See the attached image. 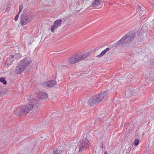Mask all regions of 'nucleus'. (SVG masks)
<instances>
[{"label":"nucleus","mask_w":154,"mask_h":154,"mask_svg":"<svg viewBox=\"0 0 154 154\" xmlns=\"http://www.w3.org/2000/svg\"><path fill=\"white\" fill-rule=\"evenodd\" d=\"M138 41L139 42H140L142 41L143 40V36L142 35H140L139 33H138Z\"/></svg>","instance_id":"20"},{"label":"nucleus","mask_w":154,"mask_h":154,"mask_svg":"<svg viewBox=\"0 0 154 154\" xmlns=\"http://www.w3.org/2000/svg\"><path fill=\"white\" fill-rule=\"evenodd\" d=\"M101 0H94L92 2V5L93 7H95L100 5L101 4Z\"/></svg>","instance_id":"11"},{"label":"nucleus","mask_w":154,"mask_h":154,"mask_svg":"<svg viewBox=\"0 0 154 154\" xmlns=\"http://www.w3.org/2000/svg\"><path fill=\"white\" fill-rule=\"evenodd\" d=\"M31 19L28 17H26L25 16L20 15V23L23 25H25L29 23Z\"/></svg>","instance_id":"8"},{"label":"nucleus","mask_w":154,"mask_h":154,"mask_svg":"<svg viewBox=\"0 0 154 154\" xmlns=\"http://www.w3.org/2000/svg\"><path fill=\"white\" fill-rule=\"evenodd\" d=\"M136 35L135 33L130 32L124 36L118 42L115 44L116 45L125 46L128 45L130 42L134 38Z\"/></svg>","instance_id":"3"},{"label":"nucleus","mask_w":154,"mask_h":154,"mask_svg":"<svg viewBox=\"0 0 154 154\" xmlns=\"http://www.w3.org/2000/svg\"><path fill=\"white\" fill-rule=\"evenodd\" d=\"M91 136L88 134H84L83 138L79 143V152L81 153L83 151L88 149L90 146L89 141L91 140Z\"/></svg>","instance_id":"2"},{"label":"nucleus","mask_w":154,"mask_h":154,"mask_svg":"<svg viewBox=\"0 0 154 154\" xmlns=\"http://www.w3.org/2000/svg\"><path fill=\"white\" fill-rule=\"evenodd\" d=\"M152 80L153 81H154V78H152Z\"/></svg>","instance_id":"31"},{"label":"nucleus","mask_w":154,"mask_h":154,"mask_svg":"<svg viewBox=\"0 0 154 154\" xmlns=\"http://www.w3.org/2000/svg\"><path fill=\"white\" fill-rule=\"evenodd\" d=\"M103 142H102L100 146V147L101 148V149H103Z\"/></svg>","instance_id":"27"},{"label":"nucleus","mask_w":154,"mask_h":154,"mask_svg":"<svg viewBox=\"0 0 154 154\" xmlns=\"http://www.w3.org/2000/svg\"><path fill=\"white\" fill-rule=\"evenodd\" d=\"M104 154H108L107 152L105 151L104 153Z\"/></svg>","instance_id":"28"},{"label":"nucleus","mask_w":154,"mask_h":154,"mask_svg":"<svg viewBox=\"0 0 154 154\" xmlns=\"http://www.w3.org/2000/svg\"><path fill=\"white\" fill-rule=\"evenodd\" d=\"M109 91L101 92L99 94H97L91 97L88 99V104L89 105L94 106L97 105L101 102L106 96Z\"/></svg>","instance_id":"1"},{"label":"nucleus","mask_w":154,"mask_h":154,"mask_svg":"<svg viewBox=\"0 0 154 154\" xmlns=\"http://www.w3.org/2000/svg\"><path fill=\"white\" fill-rule=\"evenodd\" d=\"M110 49L109 48H107L106 49L102 51V52L100 54L97 56V57H100L103 55H104L106 52L109 50Z\"/></svg>","instance_id":"13"},{"label":"nucleus","mask_w":154,"mask_h":154,"mask_svg":"<svg viewBox=\"0 0 154 154\" xmlns=\"http://www.w3.org/2000/svg\"><path fill=\"white\" fill-rule=\"evenodd\" d=\"M67 67V66L66 65L61 66H60V68L61 69L65 68Z\"/></svg>","instance_id":"25"},{"label":"nucleus","mask_w":154,"mask_h":154,"mask_svg":"<svg viewBox=\"0 0 154 154\" xmlns=\"http://www.w3.org/2000/svg\"><path fill=\"white\" fill-rule=\"evenodd\" d=\"M48 97V94L45 92H41L39 94L38 98L36 99H34L33 100V102H31L32 104H33V106H38L39 104V101L40 100H43L47 98Z\"/></svg>","instance_id":"7"},{"label":"nucleus","mask_w":154,"mask_h":154,"mask_svg":"<svg viewBox=\"0 0 154 154\" xmlns=\"http://www.w3.org/2000/svg\"><path fill=\"white\" fill-rule=\"evenodd\" d=\"M23 4H22L21 5H20L19 7V10L18 13H20V12L22 11V10H23Z\"/></svg>","instance_id":"21"},{"label":"nucleus","mask_w":154,"mask_h":154,"mask_svg":"<svg viewBox=\"0 0 154 154\" xmlns=\"http://www.w3.org/2000/svg\"><path fill=\"white\" fill-rule=\"evenodd\" d=\"M15 56V58H16L17 60H18L22 57L21 54L20 53H16Z\"/></svg>","instance_id":"19"},{"label":"nucleus","mask_w":154,"mask_h":154,"mask_svg":"<svg viewBox=\"0 0 154 154\" xmlns=\"http://www.w3.org/2000/svg\"><path fill=\"white\" fill-rule=\"evenodd\" d=\"M88 56V54L87 53L76 54L69 58L68 62L71 64H73L84 59Z\"/></svg>","instance_id":"6"},{"label":"nucleus","mask_w":154,"mask_h":154,"mask_svg":"<svg viewBox=\"0 0 154 154\" xmlns=\"http://www.w3.org/2000/svg\"><path fill=\"white\" fill-rule=\"evenodd\" d=\"M139 141L138 139H135L134 143V144L135 146H137L139 144Z\"/></svg>","instance_id":"22"},{"label":"nucleus","mask_w":154,"mask_h":154,"mask_svg":"<svg viewBox=\"0 0 154 154\" xmlns=\"http://www.w3.org/2000/svg\"><path fill=\"white\" fill-rule=\"evenodd\" d=\"M125 150H124V152H125Z\"/></svg>","instance_id":"32"},{"label":"nucleus","mask_w":154,"mask_h":154,"mask_svg":"<svg viewBox=\"0 0 154 154\" xmlns=\"http://www.w3.org/2000/svg\"><path fill=\"white\" fill-rule=\"evenodd\" d=\"M62 21L61 19L57 20L54 22V24H55L57 26L59 27L61 25Z\"/></svg>","instance_id":"14"},{"label":"nucleus","mask_w":154,"mask_h":154,"mask_svg":"<svg viewBox=\"0 0 154 154\" xmlns=\"http://www.w3.org/2000/svg\"><path fill=\"white\" fill-rule=\"evenodd\" d=\"M2 94L1 92L0 91V97L2 96Z\"/></svg>","instance_id":"29"},{"label":"nucleus","mask_w":154,"mask_h":154,"mask_svg":"<svg viewBox=\"0 0 154 154\" xmlns=\"http://www.w3.org/2000/svg\"><path fill=\"white\" fill-rule=\"evenodd\" d=\"M133 123V122L132 123L131 122V123L128 125V128H128V131L132 130L134 128Z\"/></svg>","instance_id":"16"},{"label":"nucleus","mask_w":154,"mask_h":154,"mask_svg":"<svg viewBox=\"0 0 154 154\" xmlns=\"http://www.w3.org/2000/svg\"><path fill=\"white\" fill-rule=\"evenodd\" d=\"M62 151L58 149H56L53 150L52 154H62Z\"/></svg>","instance_id":"15"},{"label":"nucleus","mask_w":154,"mask_h":154,"mask_svg":"<svg viewBox=\"0 0 154 154\" xmlns=\"http://www.w3.org/2000/svg\"><path fill=\"white\" fill-rule=\"evenodd\" d=\"M15 60V57L13 55H11L7 58L6 61L8 65H11L12 62Z\"/></svg>","instance_id":"10"},{"label":"nucleus","mask_w":154,"mask_h":154,"mask_svg":"<svg viewBox=\"0 0 154 154\" xmlns=\"http://www.w3.org/2000/svg\"><path fill=\"white\" fill-rule=\"evenodd\" d=\"M127 124V123H125L124 125H126Z\"/></svg>","instance_id":"30"},{"label":"nucleus","mask_w":154,"mask_h":154,"mask_svg":"<svg viewBox=\"0 0 154 154\" xmlns=\"http://www.w3.org/2000/svg\"><path fill=\"white\" fill-rule=\"evenodd\" d=\"M31 61L26 58L23 59L19 62L16 68L15 72L19 74L24 71L26 67L30 63Z\"/></svg>","instance_id":"5"},{"label":"nucleus","mask_w":154,"mask_h":154,"mask_svg":"<svg viewBox=\"0 0 154 154\" xmlns=\"http://www.w3.org/2000/svg\"><path fill=\"white\" fill-rule=\"evenodd\" d=\"M143 10H142V13L141 14V15L142 16H144V13H145V10H144V9H143Z\"/></svg>","instance_id":"24"},{"label":"nucleus","mask_w":154,"mask_h":154,"mask_svg":"<svg viewBox=\"0 0 154 154\" xmlns=\"http://www.w3.org/2000/svg\"><path fill=\"white\" fill-rule=\"evenodd\" d=\"M29 103L23 106L22 108L18 107L15 111V113L17 116L26 115L33 107V104H32L30 101Z\"/></svg>","instance_id":"4"},{"label":"nucleus","mask_w":154,"mask_h":154,"mask_svg":"<svg viewBox=\"0 0 154 154\" xmlns=\"http://www.w3.org/2000/svg\"><path fill=\"white\" fill-rule=\"evenodd\" d=\"M0 82L5 85H6L7 83V81L5 80V79L4 77L0 78Z\"/></svg>","instance_id":"17"},{"label":"nucleus","mask_w":154,"mask_h":154,"mask_svg":"<svg viewBox=\"0 0 154 154\" xmlns=\"http://www.w3.org/2000/svg\"><path fill=\"white\" fill-rule=\"evenodd\" d=\"M30 14L31 12L30 11L28 10L24 12L23 14H21L20 15L21 16H25V17H28L29 18H30Z\"/></svg>","instance_id":"12"},{"label":"nucleus","mask_w":154,"mask_h":154,"mask_svg":"<svg viewBox=\"0 0 154 154\" xmlns=\"http://www.w3.org/2000/svg\"><path fill=\"white\" fill-rule=\"evenodd\" d=\"M138 9H139V10L140 11H142L143 9V8L142 9L140 5H138Z\"/></svg>","instance_id":"26"},{"label":"nucleus","mask_w":154,"mask_h":154,"mask_svg":"<svg viewBox=\"0 0 154 154\" xmlns=\"http://www.w3.org/2000/svg\"><path fill=\"white\" fill-rule=\"evenodd\" d=\"M19 14H20V13H17V14L16 15V16L15 17L14 19V20L15 21H17L18 20Z\"/></svg>","instance_id":"23"},{"label":"nucleus","mask_w":154,"mask_h":154,"mask_svg":"<svg viewBox=\"0 0 154 154\" xmlns=\"http://www.w3.org/2000/svg\"><path fill=\"white\" fill-rule=\"evenodd\" d=\"M56 84V82L55 80H51L49 82H45L44 83L43 86L47 85L48 87L50 88L55 86Z\"/></svg>","instance_id":"9"},{"label":"nucleus","mask_w":154,"mask_h":154,"mask_svg":"<svg viewBox=\"0 0 154 154\" xmlns=\"http://www.w3.org/2000/svg\"><path fill=\"white\" fill-rule=\"evenodd\" d=\"M58 27L56 25L54 24L51 27V32H54V29H56V28H57Z\"/></svg>","instance_id":"18"}]
</instances>
